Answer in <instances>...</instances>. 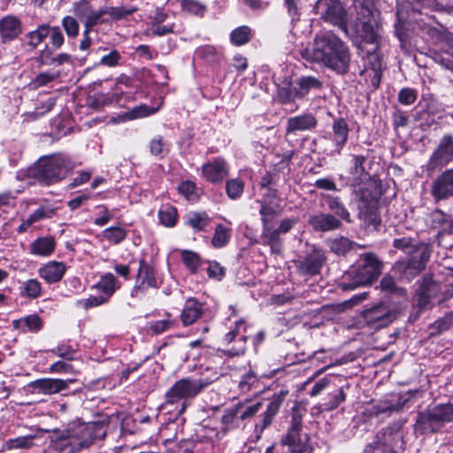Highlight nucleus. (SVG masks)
Returning a JSON list of instances; mask_svg holds the SVG:
<instances>
[{
    "instance_id": "16",
    "label": "nucleus",
    "mask_w": 453,
    "mask_h": 453,
    "mask_svg": "<svg viewBox=\"0 0 453 453\" xmlns=\"http://www.w3.org/2000/svg\"><path fill=\"white\" fill-rule=\"evenodd\" d=\"M325 262L324 255L317 250L299 257L294 261L296 273L304 280L320 274L321 268Z\"/></svg>"
},
{
    "instance_id": "24",
    "label": "nucleus",
    "mask_w": 453,
    "mask_h": 453,
    "mask_svg": "<svg viewBox=\"0 0 453 453\" xmlns=\"http://www.w3.org/2000/svg\"><path fill=\"white\" fill-rule=\"evenodd\" d=\"M309 224L318 232H329L342 227V221L331 213L319 212L310 217Z\"/></svg>"
},
{
    "instance_id": "10",
    "label": "nucleus",
    "mask_w": 453,
    "mask_h": 453,
    "mask_svg": "<svg viewBox=\"0 0 453 453\" xmlns=\"http://www.w3.org/2000/svg\"><path fill=\"white\" fill-rule=\"evenodd\" d=\"M356 196L359 199V219L367 228L377 230L380 225V219L378 212L376 195L368 188H360L356 189Z\"/></svg>"
},
{
    "instance_id": "63",
    "label": "nucleus",
    "mask_w": 453,
    "mask_h": 453,
    "mask_svg": "<svg viewBox=\"0 0 453 453\" xmlns=\"http://www.w3.org/2000/svg\"><path fill=\"white\" fill-rule=\"evenodd\" d=\"M54 355L66 360H73L76 350L68 343L62 342L50 350Z\"/></svg>"
},
{
    "instance_id": "48",
    "label": "nucleus",
    "mask_w": 453,
    "mask_h": 453,
    "mask_svg": "<svg viewBox=\"0 0 453 453\" xmlns=\"http://www.w3.org/2000/svg\"><path fill=\"white\" fill-rule=\"evenodd\" d=\"M106 16H108L106 7H101L98 10L92 9L87 19L84 20V27L92 30L99 24L108 23L110 19Z\"/></svg>"
},
{
    "instance_id": "29",
    "label": "nucleus",
    "mask_w": 453,
    "mask_h": 453,
    "mask_svg": "<svg viewBox=\"0 0 453 453\" xmlns=\"http://www.w3.org/2000/svg\"><path fill=\"white\" fill-rule=\"evenodd\" d=\"M204 305L196 298H189L186 301L181 311V321L184 326L196 322L203 313Z\"/></svg>"
},
{
    "instance_id": "5",
    "label": "nucleus",
    "mask_w": 453,
    "mask_h": 453,
    "mask_svg": "<svg viewBox=\"0 0 453 453\" xmlns=\"http://www.w3.org/2000/svg\"><path fill=\"white\" fill-rule=\"evenodd\" d=\"M292 418L290 427L287 434L282 438L280 453H305L307 450V436L301 434L303 417L306 413V402L302 400L295 402L292 407ZM276 447L272 446L266 449L265 453L275 452Z\"/></svg>"
},
{
    "instance_id": "45",
    "label": "nucleus",
    "mask_w": 453,
    "mask_h": 453,
    "mask_svg": "<svg viewBox=\"0 0 453 453\" xmlns=\"http://www.w3.org/2000/svg\"><path fill=\"white\" fill-rule=\"evenodd\" d=\"M371 404L372 405V412L376 415L387 412L390 413L392 411H398L403 406V403H400L399 402L393 403L392 400L388 398H379L378 400L372 399L371 401Z\"/></svg>"
},
{
    "instance_id": "6",
    "label": "nucleus",
    "mask_w": 453,
    "mask_h": 453,
    "mask_svg": "<svg viewBox=\"0 0 453 453\" xmlns=\"http://www.w3.org/2000/svg\"><path fill=\"white\" fill-rule=\"evenodd\" d=\"M65 165L66 160L61 155L44 156L29 169V176L41 185L49 186L65 177Z\"/></svg>"
},
{
    "instance_id": "60",
    "label": "nucleus",
    "mask_w": 453,
    "mask_h": 453,
    "mask_svg": "<svg viewBox=\"0 0 453 453\" xmlns=\"http://www.w3.org/2000/svg\"><path fill=\"white\" fill-rule=\"evenodd\" d=\"M36 435H26L14 439H10L6 441V447L9 449H29L33 446V440Z\"/></svg>"
},
{
    "instance_id": "28",
    "label": "nucleus",
    "mask_w": 453,
    "mask_h": 453,
    "mask_svg": "<svg viewBox=\"0 0 453 453\" xmlns=\"http://www.w3.org/2000/svg\"><path fill=\"white\" fill-rule=\"evenodd\" d=\"M14 329L19 330L22 334L32 333L36 334L42 329L43 320L37 314H30L12 321Z\"/></svg>"
},
{
    "instance_id": "14",
    "label": "nucleus",
    "mask_w": 453,
    "mask_h": 453,
    "mask_svg": "<svg viewBox=\"0 0 453 453\" xmlns=\"http://www.w3.org/2000/svg\"><path fill=\"white\" fill-rule=\"evenodd\" d=\"M421 256L410 257L394 265L393 272L402 281L411 282L425 269L431 255H427L425 248H421Z\"/></svg>"
},
{
    "instance_id": "31",
    "label": "nucleus",
    "mask_w": 453,
    "mask_h": 453,
    "mask_svg": "<svg viewBox=\"0 0 453 453\" xmlns=\"http://www.w3.org/2000/svg\"><path fill=\"white\" fill-rule=\"evenodd\" d=\"M332 130L335 150L340 154L348 141L349 133V125L343 118H338L334 119Z\"/></svg>"
},
{
    "instance_id": "25",
    "label": "nucleus",
    "mask_w": 453,
    "mask_h": 453,
    "mask_svg": "<svg viewBox=\"0 0 453 453\" xmlns=\"http://www.w3.org/2000/svg\"><path fill=\"white\" fill-rule=\"evenodd\" d=\"M66 272V265L63 262L50 261L38 269L39 276L48 284L59 282Z\"/></svg>"
},
{
    "instance_id": "7",
    "label": "nucleus",
    "mask_w": 453,
    "mask_h": 453,
    "mask_svg": "<svg viewBox=\"0 0 453 453\" xmlns=\"http://www.w3.org/2000/svg\"><path fill=\"white\" fill-rule=\"evenodd\" d=\"M322 87L323 82L319 78L301 76L280 86L278 96L282 104H288L296 99H303L310 93L320 90Z\"/></svg>"
},
{
    "instance_id": "43",
    "label": "nucleus",
    "mask_w": 453,
    "mask_h": 453,
    "mask_svg": "<svg viewBox=\"0 0 453 453\" xmlns=\"http://www.w3.org/2000/svg\"><path fill=\"white\" fill-rule=\"evenodd\" d=\"M253 35L252 29L249 26H240L234 28L230 34V42L234 46L247 44Z\"/></svg>"
},
{
    "instance_id": "59",
    "label": "nucleus",
    "mask_w": 453,
    "mask_h": 453,
    "mask_svg": "<svg viewBox=\"0 0 453 453\" xmlns=\"http://www.w3.org/2000/svg\"><path fill=\"white\" fill-rule=\"evenodd\" d=\"M150 153L153 156L163 157L168 153V146L160 135L155 136L150 142Z\"/></svg>"
},
{
    "instance_id": "3",
    "label": "nucleus",
    "mask_w": 453,
    "mask_h": 453,
    "mask_svg": "<svg viewBox=\"0 0 453 453\" xmlns=\"http://www.w3.org/2000/svg\"><path fill=\"white\" fill-rule=\"evenodd\" d=\"M357 22L351 27L353 36L379 48L381 41L380 24L375 17L374 0H355Z\"/></svg>"
},
{
    "instance_id": "56",
    "label": "nucleus",
    "mask_w": 453,
    "mask_h": 453,
    "mask_svg": "<svg viewBox=\"0 0 453 453\" xmlns=\"http://www.w3.org/2000/svg\"><path fill=\"white\" fill-rule=\"evenodd\" d=\"M71 55L67 53H60L56 57H50L46 50L41 52V64L44 65H61L71 62Z\"/></svg>"
},
{
    "instance_id": "52",
    "label": "nucleus",
    "mask_w": 453,
    "mask_h": 453,
    "mask_svg": "<svg viewBox=\"0 0 453 453\" xmlns=\"http://www.w3.org/2000/svg\"><path fill=\"white\" fill-rule=\"evenodd\" d=\"M127 230L119 226L107 227L102 233L103 237L114 245L123 242L127 237Z\"/></svg>"
},
{
    "instance_id": "58",
    "label": "nucleus",
    "mask_w": 453,
    "mask_h": 453,
    "mask_svg": "<svg viewBox=\"0 0 453 453\" xmlns=\"http://www.w3.org/2000/svg\"><path fill=\"white\" fill-rule=\"evenodd\" d=\"M62 27L68 38H75L80 32L78 20L73 16H65L61 21Z\"/></svg>"
},
{
    "instance_id": "41",
    "label": "nucleus",
    "mask_w": 453,
    "mask_h": 453,
    "mask_svg": "<svg viewBox=\"0 0 453 453\" xmlns=\"http://www.w3.org/2000/svg\"><path fill=\"white\" fill-rule=\"evenodd\" d=\"M180 257L185 266L192 273H196L204 265L200 256L194 251L182 250L180 251Z\"/></svg>"
},
{
    "instance_id": "11",
    "label": "nucleus",
    "mask_w": 453,
    "mask_h": 453,
    "mask_svg": "<svg viewBox=\"0 0 453 453\" xmlns=\"http://www.w3.org/2000/svg\"><path fill=\"white\" fill-rule=\"evenodd\" d=\"M162 280L157 276L154 267L144 258L139 261V268L135 277V284L131 290V296L136 299H142L148 293L149 288H158Z\"/></svg>"
},
{
    "instance_id": "23",
    "label": "nucleus",
    "mask_w": 453,
    "mask_h": 453,
    "mask_svg": "<svg viewBox=\"0 0 453 453\" xmlns=\"http://www.w3.org/2000/svg\"><path fill=\"white\" fill-rule=\"evenodd\" d=\"M393 247L402 250L405 254L410 255L411 257L414 256H421V248H425L427 255H431L430 246L423 242H420L417 239L402 236L399 238H395L393 240Z\"/></svg>"
},
{
    "instance_id": "9",
    "label": "nucleus",
    "mask_w": 453,
    "mask_h": 453,
    "mask_svg": "<svg viewBox=\"0 0 453 453\" xmlns=\"http://www.w3.org/2000/svg\"><path fill=\"white\" fill-rule=\"evenodd\" d=\"M312 10L324 20L338 26L349 37H353L351 27L347 24V12L339 0H316Z\"/></svg>"
},
{
    "instance_id": "61",
    "label": "nucleus",
    "mask_w": 453,
    "mask_h": 453,
    "mask_svg": "<svg viewBox=\"0 0 453 453\" xmlns=\"http://www.w3.org/2000/svg\"><path fill=\"white\" fill-rule=\"evenodd\" d=\"M106 11H107L108 19H110V20L111 19L119 20V19L126 18L127 16L134 13V12L137 11V8L136 7H125V6H120V7H107L106 6Z\"/></svg>"
},
{
    "instance_id": "13",
    "label": "nucleus",
    "mask_w": 453,
    "mask_h": 453,
    "mask_svg": "<svg viewBox=\"0 0 453 453\" xmlns=\"http://www.w3.org/2000/svg\"><path fill=\"white\" fill-rule=\"evenodd\" d=\"M453 160V136L449 134H444L439 141L436 148L431 154L426 169L431 174L435 171L441 170Z\"/></svg>"
},
{
    "instance_id": "12",
    "label": "nucleus",
    "mask_w": 453,
    "mask_h": 453,
    "mask_svg": "<svg viewBox=\"0 0 453 453\" xmlns=\"http://www.w3.org/2000/svg\"><path fill=\"white\" fill-rule=\"evenodd\" d=\"M417 218H421V222L418 220V226L420 228H430L438 230V232H453V220L449 216L441 210L429 211L427 208L420 207L414 211Z\"/></svg>"
},
{
    "instance_id": "42",
    "label": "nucleus",
    "mask_w": 453,
    "mask_h": 453,
    "mask_svg": "<svg viewBox=\"0 0 453 453\" xmlns=\"http://www.w3.org/2000/svg\"><path fill=\"white\" fill-rule=\"evenodd\" d=\"M195 56L208 63H217L221 58V51L212 45H203L196 48Z\"/></svg>"
},
{
    "instance_id": "35",
    "label": "nucleus",
    "mask_w": 453,
    "mask_h": 453,
    "mask_svg": "<svg viewBox=\"0 0 453 453\" xmlns=\"http://www.w3.org/2000/svg\"><path fill=\"white\" fill-rule=\"evenodd\" d=\"M399 438L398 434H384L381 439L367 445L364 453H397L393 449V442Z\"/></svg>"
},
{
    "instance_id": "17",
    "label": "nucleus",
    "mask_w": 453,
    "mask_h": 453,
    "mask_svg": "<svg viewBox=\"0 0 453 453\" xmlns=\"http://www.w3.org/2000/svg\"><path fill=\"white\" fill-rule=\"evenodd\" d=\"M396 314L386 304L380 303L363 311L364 321L374 329H380L392 323Z\"/></svg>"
},
{
    "instance_id": "22",
    "label": "nucleus",
    "mask_w": 453,
    "mask_h": 453,
    "mask_svg": "<svg viewBox=\"0 0 453 453\" xmlns=\"http://www.w3.org/2000/svg\"><path fill=\"white\" fill-rule=\"evenodd\" d=\"M318 126V119L311 112H305L291 117L287 121V134H296L302 132L312 131Z\"/></svg>"
},
{
    "instance_id": "40",
    "label": "nucleus",
    "mask_w": 453,
    "mask_h": 453,
    "mask_svg": "<svg viewBox=\"0 0 453 453\" xmlns=\"http://www.w3.org/2000/svg\"><path fill=\"white\" fill-rule=\"evenodd\" d=\"M327 245L330 248V250L337 256H344L357 244L347 237L337 236L335 238L329 239L327 241Z\"/></svg>"
},
{
    "instance_id": "49",
    "label": "nucleus",
    "mask_w": 453,
    "mask_h": 453,
    "mask_svg": "<svg viewBox=\"0 0 453 453\" xmlns=\"http://www.w3.org/2000/svg\"><path fill=\"white\" fill-rule=\"evenodd\" d=\"M429 410L441 427L445 423L451 421L453 418V405L449 403L440 404Z\"/></svg>"
},
{
    "instance_id": "32",
    "label": "nucleus",
    "mask_w": 453,
    "mask_h": 453,
    "mask_svg": "<svg viewBox=\"0 0 453 453\" xmlns=\"http://www.w3.org/2000/svg\"><path fill=\"white\" fill-rule=\"evenodd\" d=\"M328 210L332 212L334 217L339 219L341 221L343 220L347 223H351L350 213L347 207L342 203V199L338 196L333 195H322Z\"/></svg>"
},
{
    "instance_id": "20",
    "label": "nucleus",
    "mask_w": 453,
    "mask_h": 453,
    "mask_svg": "<svg viewBox=\"0 0 453 453\" xmlns=\"http://www.w3.org/2000/svg\"><path fill=\"white\" fill-rule=\"evenodd\" d=\"M212 381L203 382L196 379H182L175 382L165 396H195L201 388Z\"/></svg>"
},
{
    "instance_id": "53",
    "label": "nucleus",
    "mask_w": 453,
    "mask_h": 453,
    "mask_svg": "<svg viewBox=\"0 0 453 453\" xmlns=\"http://www.w3.org/2000/svg\"><path fill=\"white\" fill-rule=\"evenodd\" d=\"M230 237V229L222 224H219L215 228L211 244L215 248H222L227 244Z\"/></svg>"
},
{
    "instance_id": "2",
    "label": "nucleus",
    "mask_w": 453,
    "mask_h": 453,
    "mask_svg": "<svg viewBox=\"0 0 453 453\" xmlns=\"http://www.w3.org/2000/svg\"><path fill=\"white\" fill-rule=\"evenodd\" d=\"M50 433L51 444L56 450L63 453H75L88 447L95 440L103 439L106 434L104 422H73L65 429H41Z\"/></svg>"
},
{
    "instance_id": "57",
    "label": "nucleus",
    "mask_w": 453,
    "mask_h": 453,
    "mask_svg": "<svg viewBox=\"0 0 453 453\" xmlns=\"http://www.w3.org/2000/svg\"><path fill=\"white\" fill-rule=\"evenodd\" d=\"M174 326V321L170 319L150 321L148 323V330L152 334L157 335L163 334Z\"/></svg>"
},
{
    "instance_id": "36",
    "label": "nucleus",
    "mask_w": 453,
    "mask_h": 453,
    "mask_svg": "<svg viewBox=\"0 0 453 453\" xmlns=\"http://www.w3.org/2000/svg\"><path fill=\"white\" fill-rule=\"evenodd\" d=\"M380 47V44L379 45ZM380 48L374 50V45H371V48L367 50L368 61L371 65V69L373 73V76L371 80L372 85L374 88H378L381 79V58L379 54Z\"/></svg>"
},
{
    "instance_id": "37",
    "label": "nucleus",
    "mask_w": 453,
    "mask_h": 453,
    "mask_svg": "<svg viewBox=\"0 0 453 453\" xmlns=\"http://www.w3.org/2000/svg\"><path fill=\"white\" fill-rule=\"evenodd\" d=\"M50 33V25L41 24L36 27V29L32 30L24 35L25 44L34 50L49 36Z\"/></svg>"
},
{
    "instance_id": "47",
    "label": "nucleus",
    "mask_w": 453,
    "mask_h": 453,
    "mask_svg": "<svg viewBox=\"0 0 453 453\" xmlns=\"http://www.w3.org/2000/svg\"><path fill=\"white\" fill-rule=\"evenodd\" d=\"M60 73L58 71H46L38 73L29 83L32 89H37L58 79Z\"/></svg>"
},
{
    "instance_id": "26",
    "label": "nucleus",
    "mask_w": 453,
    "mask_h": 453,
    "mask_svg": "<svg viewBox=\"0 0 453 453\" xmlns=\"http://www.w3.org/2000/svg\"><path fill=\"white\" fill-rule=\"evenodd\" d=\"M21 32V21L16 16L6 15L0 19V36L3 42L14 40Z\"/></svg>"
},
{
    "instance_id": "4",
    "label": "nucleus",
    "mask_w": 453,
    "mask_h": 453,
    "mask_svg": "<svg viewBox=\"0 0 453 453\" xmlns=\"http://www.w3.org/2000/svg\"><path fill=\"white\" fill-rule=\"evenodd\" d=\"M381 263L372 253L362 256L356 266L351 267L339 283L343 291H351L359 287L370 285L381 273Z\"/></svg>"
},
{
    "instance_id": "51",
    "label": "nucleus",
    "mask_w": 453,
    "mask_h": 453,
    "mask_svg": "<svg viewBox=\"0 0 453 453\" xmlns=\"http://www.w3.org/2000/svg\"><path fill=\"white\" fill-rule=\"evenodd\" d=\"M180 6L184 12L200 18L207 12V5L197 0H180Z\"/></svg>"
},
{
    "instance_id": "15",
    "label": "nucleus",
    "mask_w": 453,
    "mask_h": 453,
    "mask_svg": "<svg viewBox=\"0 0 453 453\" xmlns=\"http://www.w3.org/2000/svg\"><path fill=\"white\" fill-rule=\"evenodd\" d=\"M366 157L363 155H353L351 165L349 168L350 186L356 194V189L360 188H368L372 189L376 187V181L372 179L369 173L365 168Z\"/></svg>"
},
{
    "instance_id": "33",
    "label": "nucleus",
    "mask_w": 453,
    "mask_h": 453,
    "mask_svg": "<svg viewBox=\"0 0 453 453\" xmlns=\"http://www.w3.org/2000/svg\"><path fill=\"white\" fill-rule=\"evenodd\" d=\"M57 96H40L35 104V109L32 111H27L24 114L27 120H35L46 113L50 112L56 105Z\"/></svg>"
},
{
    "instance_id": "8",
    "label": "nucleus",
    "mask_w": 453,
    "mask_h": 453,
    "mask_svg": "<svg viewBox=\"0 0 453 453\" xmlns=\"http://www.w3.org/2000/svg\"><path fill=\"white\" fill-rule=\"evenodd\" d=\"M438 8L436 0H397L396 22L395 35L403 45L407 38L404 25L409 19L411 12L422 13L423 9L434 10Z\"/></svg>"
},
{
    "instance_id": "34",
    "label": "nucleus",
    "mask_w": 453,
    "mask_h": 453,
    "mask_svg": "<svg viewBox=\"0 0 453 453\" xmlns=\"http://www.w3.org/2000/svg\"><path fill=\"white\" fill-rule=\"evenodd\" d=\"M433 416L430 410L420 412L415 424V431L426 434L435 433L441 429V426Z\"/></svg>"
},
{
    "instance_id": "64",
    "label": "nucleus",
    "mask_w": 453,
    "mask_h": 453,
    "mask_svg": "<svg viewBox=\"0 0 453 453\" xmlns=\"http://www.w3.org/2000/svg\"><path fill=\"white\" fill-rule=\"evenodd\" d=\"M150 114V110L146 105H140L126 111L120 116L123 121L143 118Z\"/></svg>"
},
{
    "instance_id": "39",
    "label": "nucleus",
    "mask_w": 453,
    "mask_h": 453,
    "mask_svg": "<svg viewBox=\"0 0 453 453\" xmlns=\"http://www.w3.org/2000/svg\"><path fill=\"white\" fill-rule=\"evenodd\" d=\"M185 224L195 231H204L210 224V218L205 212L190 211L185 216Z\"/></svg>"
},
{
    "instance_id": "62",
    "label": "nucleus",
    "mask_w": 453,
    "mask_h": 453,
    "mask_svg": "<svg viewBox=\"0 0 453 453\" xmlns=\"http://www.w3.org/2000/svg\"><path fill=\"white\" fill-rule=\"evenodd\" d=\"M93 7L88 1L81 0L73 4L72 11L79 19L84 21L87 19Z\"/></svg>"
},
{
    "instance_id": "44",
    "label": "nucleus",
    "mask_w": 453,
    "mask_h": 453,
    "mask_svg": "<svg viewBox=\"0 0 453 453\" xmlns=\"http://www.w3.org/2000/svg\"><path fill=\"white\" fill-rule=\"evenodd\" d=\"M259 213L261 215L262 221L261 238L263 240L273 226L272 222L276 215V211L265 202H261Z\"/></svg>"
},
{
    "instance_id": "54",
    "label": "nucleus",
    "mask_w": 453,
    "mask_h": 453,
    "mask_svg": "<svg viewBox=\"0 0 453 453\" xmlns=\"http://www.w3.org/2000/svg\"><path fill=\"white\" fill-rule=\"evenodd\" d=\"M244 190V182L239 178L230 179L226 182V192L231 200L240 198Z\"/></svg>"
},
{
    "instance_id": "18",
    "label": "nucleus",
    "mask_w": 453,
    "mask_h": 453,
    "mask_svg": "<svg viewBox=\"0 0 453 453\" xmlns=\"http://www.w3.org/2000/svg\"><path fill=\"white\" fill-rule=\"evenodd\" d=\"M430 193L436 203L453 196V168L444 170L433 180Z\"/></svg>"
},
{
    "instance_id": "46",
    "label": "nucleus",
    "mask_w": 453,
    "mask_h": 453,
    "mask_svg": "<svg viewBox=\"0 0 453 453\" xmlns=\"http://www.w3.org/2000/svg\"><path fill=\"white\" fill-rule=\"evenodd\" d=\"M42 294V284L36 279H29L21 283L20 295L23 297L35 299Z\"/></svg>"
},
{
    "instance_id": "19",
    "label": "nucleus",
    "mask_w": 453,
    "mask_h": 453,
    "mask_svg": "<svg viewBox=\"0 0 453 453\" xmlns=\"http://www.w3.org/2000/svg\"><path fill=\"white\" fill-rule=\"evenodd\" d=\"M229 174L228 165L221 157L208 161L202 166V176L211 183H220Z\"/></svg>"
},
{
    "instance_id": "50",
    "label": "nucleus",
    "mask_w": 453,
    "mask_h": 453,
    "mask_svg": "<svg viewBox=\"0 0 453 453\" xmlns=\"http://www.w3.org/2000/svg\"><path fill=\"white\" fill-rule=\"evenodd\" d=\"M280 405L281 401L280 398H275L273 401H271L267 405L266 411L263 414L262 424H257V428L260 427L261 431L266 428L272 423Z\"/></svg>"
},
{
    "instance_id": "21",
    "label": "nucleus",
    "mask_w": 453,
    "mask_h": 453,
    "mask_svg": "<svg viewBox=\"0 0 453 453\" xmlns=\"http://www.w3.org/2000/svg\"><path fill=\"white\" fill-rule=\"evenodd\" d=\"M297 223L296 218L284 219L280 221L277 228L269 230L263 239L264 243L271 247L272 251L279 252L281 248L280 235L288 233Z\"/></svg>"
},
{
    "instance_id": "27",
    "label": "nucleus",
    "mask_w": 453,
    "mask_h": 453,
    "mask_svg": "<svg viewBox=\"0 0 453 453\" xmlns=\"http://www.w3.org/2000/svg\"><path fill=\"white\" fill-rule=\"evenodd\" d=\"M57 245L52 235L40 236L29 244V253L35 257H47L53 254Z\"/></svg>"
},
{
    "instance_id": "38",
    "label": "nucleus",
    "mask_w": 453,
    "mask_h": 453,
    "mask_svg": "<svg viewBox=\"0 0 453 453\" xmlns=\"http://www.w3.org/2000/svg\"><path fill=\"white\" fill-rule=\"evenodd\" d=\"M103 296H106V300L113 295L118 288L117 279L112 273H105L101 276L98 282L93 286Z\"/></svg>"
},
{
    "instance_id": "30",
    "label": "nucleus",
    "mask_w": 453,
    "mask_h": 453,
    "mask_svg": "<svg viewBox=\"0 0 453 453\" xmlns=\"http://www.w3.org/2000/svg\"><path fill=\"white\" fill-rule=\"evenodd\" d=\"M33 394L53 395L65 388V382L58 379H41L30 384Z\"/></svg>"
},
{
    "instance_id": "1",
    "label": "nucleus",
    "mask_w": 453,
    "mask_h": 453,
    "mask_svg": "<svg viewBox=\"0 0 453 453\" xmlns=\"http://www.w3.org/2000/svg\"><path fill=\"white\" fill-rule=\"evenodd\" d=\"M302 58L319 64L337 74L349 71L351 54L349 46L339 36L326 31L314 38L313 44L300 50Z\"/></svg>"
},
{
    "instance_id": "55",
    "label": "nucleus",
    "mask_w": 453,
    "mask_h": 453,
    "mask_svg": "<svg viewBox=\"0 0 453 453\" xmlns=\"http://www.w3.org/2000/svg\"><path fill=\"white\" fill-rule=\"evenodd\" d=\"M158 219L165 226L173 227L177 221V210L173 206H165L159 210Z\"/></svg>"
}]
</instances>
